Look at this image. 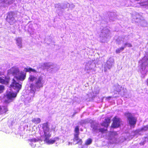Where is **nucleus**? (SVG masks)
<instances>
[{
    "label": "nucleus",
    "instance_id": "c756f323",
    "mask_svg": "<svg viewBox=\"0 0 148 148\" xmlns=\"http://www.w3.org/2000/svg\"><path fill=\"white\" fill-rule=\"evenodd\" d=\"M127 46L128 47H132V45H131V43H128V44L127 45Z\"/></svg>",
    "mask_w": 148,
    "mask_h": 148
},
{
    "label": "nucleus",
    "instance_id": "b1692460",
    "mask_svg": "<svg viewBox=\"0 0 148 148\" xmlns=\"http://www.w3.org/2000/svg\"><path fill=\"white\" fill-rule=\"evenodd\" d=\"M5 88L4 86L2 85H0V93L3 92Z\"/></svg>",
    "mask_w": 148,
    "mask_h": 148
},
{
    "label": "nucleus",
    "instance_id": "bb28decb",
    "mask_svg": "<svg viewBox=\"0 0 148 148\" xmlns=\"http://www.w3.org/2000/svg\"><path fill=\"white\" fill-rule=\"evenodd\" d=\"M145 144V142L144 141H143L140 142L139 144L140 145H143Z\"/></svg>",
    "mask_w": 148,
    "mask_h": 148
},
{
    "label": "nucleus",
    "instance_id": "c85d7f7f",
    "mask_svg": "<svg viewBox=\"0 0 148 148\" xmlns=\"http://www.w3.org/2000/svg\"><path fill=\"white\" fill-rule=\"evenodd\" d=\"M112 98V96H109L107 97L106 98V99H107L109 100L110 98Z\"/></svg>",
    "mask_w": 148,
    "mask_h": 148
},
{
    "label": "nucleus",
    "instance_id": "f257e3e1",
    "mask_svg": "<svg viewBox=\"0 0 148 148\" xmlns=\"http://www.w3.org/2000/svg\"><path fill=\"white\" fill-rule=\"evenodd\" d=\"M110 119L109 117H108L105 119L104 121L102 123H100V125L104 127L102 128L99 127L97 126H94L92 130L93 131L97 133H101V134H104L107 132L108 131V128L109 126L110 123Z\"/></svg>",
    "mask_w": 148,
    "mask_h": 148
},
{
    "label": "nucleus",
    "instance_id": "a211bd4d",
    "mask_svg": "<svg viewBox=\"0 0 148 148\" xmlns=\"http://www.w3.org/2000/svg\"><path fill=\"white\" fill-rule=\"evenodd\" d=\"M115 87L114 91L119 93L121 91L122 87L119 84L115 86Z\"/></svg>",
    "mask_w": 148,
    "mask_h": 148
},
{
    "label": "nucleus",
    "instance_id": "473e14b6",
    "mask_svg": "<svg viewBox=\"0 0 148 148\" xmlns=\"http://www.w3.org/2000/svg\"><path fill=\"white\" fill-rule=\"evenodd\" d=\"M114 133L115 134H117V132H114Z\"/></svg>",
    "mask_w": 148,
    "mask_h": 148
},
{
    "label": "nucleus",
    "instance_id": "412c9836",
    "mask_svg": "<svg viewBox=\"0 0 148 148\" xmlns=\"http://www.w3.org/2000/svg\"><path fill=\"white\" fill-rule=\"evenodd\" d=\"M16 43L19 47L21 48L22 47V43L21 39L19 38H18L16 39Z\"/></svg>",
    "mask_w": 148,
    "mask_h": 148
},
{
    "label": "nucleus",
    "instance_id": "4be33fe9",
    "mask_svg": "<svg viewBox=\"0 0 148 148\" xmlns=\"http://www.w3.org/2000/svg\"><path fill=\"white\" fill-rule=\"evenodd\" d=\"M92 142V140L90 138H88L86 141L85 144L86 145H88L91 144Z\"/></svg>",
    "mask_w": 148,
    "mask_h": 148
},
{
    "label": "nucleus",
    "instance_id": "4468645a",
    "mask_svg": "<svg viewBox=\"0 0 148 148\" xmlns=\"http://www.w3.org/2000/svg\"><path fill=\"white\" fill-rule=\"evenodd\" d=\"M24 70L26 72H29L30 73L31 72L35 73H36L37 72V71L36 70L30 67L29 68H25L24 69Z\"/></svg>",
    "mask_w": 148,
    "mask_h": 148
},
{
    "label": "nucleus",
    "instance_id": "7c9ffc66",
    "mask_svg": "<svg viewBox=\"0 0 148 148\" xmlns=\"http://www.w3.org/2000/svg\"><path fill=\"white\" fill-rule=\"evenodd\" d=\"M128 44V43H126L124 45L125 46L127 45Z\"/></svg>",
    "mask_w": 148,
    "mask_h": 148
},
{
    "label": "nucleus",
    "instance_id": "ddd939ff",
    "mask_svg": "<svg viewBox=\"0 0 148 148\" xmlns=\"http://www.w3.org/2000/svg\"><path fill=\"white\" fill-rule=\"evenodd\" d=\"M44 133L45 137L44 141L46 143L49 139V138L51 136V135L50 134L49 132H44Z\"/></svg>",
    "mask_w": 148,
    "mask_h": 148
},
{
    "label": "nucleus",
    "instance_id": "2f4dec72",
    "mask_svg": "<svg viewBox=\"0 0 148 148\" xmlns=\"http://www.w3.org/2000/svg\"><path fill=\"white\" fill-rule=\"evenodd\" d=\"M147 85L148 86V79L147 81Z\"/></svg>",
    "mask_w": 148,
    "mask_h": 148
},
{
    "label": "nucleus",
    "instance_id": "9d476101",
    "mask_svg": "<svg viewBox=\"0 0 148 148\" xmlns=\"http://www.w3.org/2000/svg\"><path fill=\"white\" fill-rule=\"evenodd\" d=\"M42 129L44 132H49L50 129L48 122L44 123L42 124Z\"/></svg>",
    "mask_w": 148,
    "mask_h": 148
},
{
    "label": "nucleus",
    "instance_id": "6e6552de",
    "mask_svg": "<svg viewBox=\"0 0 148 148\" xmlns=\"http://www.w3.org/2000/svg\"><path fill=\"white\" fill-rule=\"evenodd\" d=\"M79 135H74V138L73 139V142H76L75 144L79 145H82V140L79 137Z\"/></svg>",
    "mask_w": 148,
    "mask_h": 148
},
{
    "label": "nucleus",
    "instance_id": "39448f33",
    "mask_svg": "<svg viewBox=\"0 0 148 148\" xmlns=\"http://www.w3.org/2000/svg\"><path fill=\"white\" fill-rule=\"evenodd\" d=\"M12 82L10 85V87L15 90H16L17 92H18L22 87V85L17 82L16 80L13 79Z\"/></svg>",
    "mask_w": 148,
    "mask_h": 148
},
{
    "label": "nucleus",
    "instance_id": "5701e85b",
    "mask_svg": "<svg viewBox=\"0 0 148 148\" xmlns=\"http://www.w3.org/2000/svg\"><path fill=\"white\" fill-rule=\"evenodd\" d=\"M111 66L109 65L108 64L105 65L104 67V71H106L107 69H110L111 68Z\"/></svg>",
    "mask_w": 148,
    "mask_h": 148
},
{
    "label": "nucleus",
    "instance_id": "aec40b11",
    "mask_svg": "<svg viewBox=\"0 0 148 148\" xmlns=\"http://www.w3.org/2000/svg\"><path fill=\"white\" fill-rule=\"evenodd\" d=\"M37 79V78L32 75H30L28 78V80L30 82H33L34 81Z\"/></svg>",
    "mask_w": 148,
    "mask_h": 148
},
{
    "label": "nucleus",
    "instance_id": "393cba45",
    "mask_svg": "<svg viewBox=\"0 0 148 148\" xmlns=\"http://www.w3.org/2000/svg\"><path fill=\"white\" fill-rule=\"evenodd\" d=\"M47 64H48L47 63H44L43 64H44L43 66H44L45 67H47V68L49 67H50Z\"/></svg>",
    "mask_w": 148,
    "mask_h": 148
},
{
    "label": "nucleus",
    "instance_id": "423d86ee",
    "mask_svg": "<svg viewBox=\"0 0 148 148\" xmlns=\"http://www.w3.org/2000/svg\"><path fill=\"white\" fill-rule=\"evenodd\" d=\"M6 19L10 25H12L14 23V21L15 18L13 17V12L11 11L8 12Z\"/></svg>",
    "mask_w": 148,
    "mask_h": 148
},
{
    "label": "nucleus",
    "instance_id": "7ed1b4c3",
    "mask_svg": "<svg viewBox=\"0 0 148 148\" xmlns=\"http://www.w3.org/2000/svg\"><path fill=\"white\" fill-rule=\"evenodd\" d=\"M124 115L127 117L130 125L131 126H133V127H134L137 121L136 118L131 113L129 112H125Z\"/></svg>",
    "mask_w": 148,
    "mask_h": 148
},
{
    "label": "nucleus",
    "instance_id": "a878e982",
    "mask_svg": "<svg viewBox=\"0 0 148 148\" xmlns=\"http://www.w3.org/2000/svg\"><path fill=\"white\" fill-rule=\"evenodd\" d=\"M121 51L119 48L117 49L116 50V53H119L121 52Z\"/></svg>",
    "mask_w": 148,
    "mask_h": 148
},
{
    "label": "nucleus",
    "instance_id": "f03ea898",
    "mask_svg": "<svg viewBox=\"0 0 148 148\" xmlns=\"http://www.w3.org/2000/svg\"><path fill=\"white\" fill-rule=\"evenodd\" d=\"M43 80L42 77L40 76L35 82V84L33 83L31 84L29 86L30 92L31 93H34L36 89H40L43 86Z\"/></svg>",
    "mask_w": 148,
    "mask_h": 148
},
{
    "label": "nucleus",
    "instance_id": "dca6fc26",
    "mask_svg": "<svg viewBox=\"0 0 148 148\" xmlns=\"http://www.w3.org/2000/svg\"><path fill=\"white\" fill-rule=\"evenodd\" d=\"M74 131L75 133L74 135H79V126L78 125L76 126L75 127Z\"/></svg>",
    "mask_w": 148,
    "mask_h": 148
},
{
    "label": "nucleus",
    "instance_id": "1a4fd4ad",
    "mask_svg": "<svg viewBox=\"0 0 148 148\" xmlns=\"http://www.w3.org/2000/svg\"><path fill=\"white\" fill-rule=\"evenodd\" d=\"M17 93L10 92L6 94V96L8 99H12L16 97Z\"/></svg>",
    "mask_w": 148,
    "mask_h": 148
},
{
    "label": "nucleus",
    "instance_id": "9b49d317",
    "mask_svg": "<svg viewBox=\"0 0 148 148\" xmlns=\"http://www.w3.org/2000/svg\"><path fill=\"white\" fill-rule=\"evenodd\" d=\"M11 71L12 74L13 75L17 76V74L20 72V71L18 68L13 67L11 69Z\"/></svg>",
    "mask_w": 148,
    "mask_h": 148
},
{
    "label": "nucleus",
    "instance_id": "2eb2a0df",
    "mask_svg": "<svg viewBox=\"0 0 148 148\" xmlns=\"http://www.w3.org/2000/svg\"><path fill=\"white\" fill-rule=\"evenodd\" d=\"M59 140V138L58 137H55L53 139H49L47 141L46 143L48 144H53L55 142Z\"/></svg>",
    "mask_w": 148,
    "mask_h": 148
},
{
    "label": "nucleus",
    "instance_id": "f8f14e48",
    "mask_svg": "<svg viewBox=\"0 0 148 148\" xmlns=\"http://www.w3.org/2000/svg\"><path fill=\"white\" fill-rule=\"evenodd\" d=\"M8 111L7 106H3L2 107L0 106V114H5Z\"/></svg>",
    "mask_w": 148,
    "mask_h": 148
},
{
    "label": "nucleus",
    "instance_id": "cd10ccee",
    "mask_svg": "<svg viewBox=\"0 0 148 148\" xmlns=\"http://www.w3.org/2000/svg\"><path fill=\"white\" fill-rule=\"evenodd\" d=\"M125 47H121L119 48V49H120L121 51H122L124 50V48Z\"/></svg>",
    "mask_w": 148,
    "mask_h": 148
},
{
    "label": "nucleus",
    "instance_id": "f3484780",
    "mask_svg": "<svg viewBox=\"0 0 148 148\" xmlns=\"http://www.w3.org/2000/svg\"><path fill=\"white\" fill-rule=\"evenodd\" d=\"M148 130V125L145 126H143L140 129L138 130V132L141 131H145Z\"/></svg>",
    "mask_w": 148,
    "mask_h": 148
},
{
    "label": "nucleus",
    "instance_id": "20e7f679",
    "mask_svg": "<svg viewBox=\"0 0 148 148\" xmlns=\"http://www.w3.org/2000/svg\"><path fill=\"white\" fill-rule=\"evenodd\" d=\"M112 121V123L111 126L112 128H115L120 126L121 121L120 118L118 117L117 116H114L113 118Z\"/></svg>",
    "mask_w": 148,
    "mask_h": 148
},
{
    "label": "nucleus",
    "instance_id": "0eeeda50",
    "mask_svg": "<svg viewBox=\"0 0 148 148\" xmlns=\"http://www.w3.org/2000/svg\"><path fill=\"white\" fill-rule=\"evenodd\" d=\"M26 73L22 71L19 72L17 76H15L17 80L23 81L26 77Z\"/></svg>",
    "mask_w": 148,
    "mask_h": 148
},
{
    "label": "nucleus",
    "instance_id": "6ab92c4d",
    "mask_svg": "<svg viewBox=\"0 0 148 148\" xmlns=\"http://www.w3.org/2000/svg\"><path fill=\"white\" fill-rule=\"evenodd\" d=\"M41 119L40 118H35L32 119V122L36 124H38L41 122Z\"/></svg>",
    "mask_w": 148,
    "mask_h": 148
}]
</instances>
